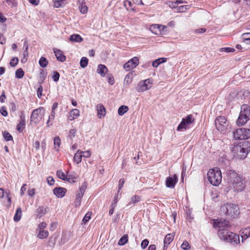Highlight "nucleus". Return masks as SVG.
<instances>
[{
	"mask_svg": "<svg viewBox=\"0 0 250 250\" xmlns=\"http://www.w3.org/2000/svg\"><path fill=\"white\" fill-rule=\"evenodd\" d=\"M240 113L250 116V107L246 104H243L241 107Z\"/></svg>",
	"mask_w": 250,
	"mask_h": 250,
	"instance_id": "a878e982",
	"label": "nucleus"
},
{
	"mask_svg": "<svg viewBox=\"0 0 250 250\" xmlns=\"http://www.w3.org/2000/svg\"><path fill=\"white\" fill-rule=\"evenodd\" d=\"M54 5L55 7H60L65 4L64 0H53Z\"/></svg>",
	"mask_w": 250,
	"mask_h": 250,
	"instance_id": "a18cd8bd",
	"label": "nucleus"
},
{
	"mask_svg": "<svg viewBox=\"0 0 250 250\" xmlns=\"http://www.w3.org/2000/svg\"><path fill=\"white\" fill-rule=\"evenodd\" d=\"M76 132L77 131L75 129H70L69 132L68 137L70 139H72L75 136Z\"/></svg>",
	"mask_w": 250,
	"mask_h": 250,
	"instance_id": "6e6d98bb",
	"label": "nucleus"
},
{
	"mask_svg": "<svg viewBox=\"0 0 250 250\" xmlns=\"http://www.w3.org/2000/svg\"><path fill=\"white\" fill-rule=\"evenodd\" d=\"M65 180L67 181L70 183H73L75 182V180L77 178V176L76 174H69L66 175Z\"/></svg>",
	"mask_w": 250,
	"mask_h": 250,
	"instance_id": "ea45409f",
	"label": "nucleus"
},
{
	"mask_svg": "<svg viewBox=\"0 0 250 250\" xmlns=\"http://www.w3.org/2000/svg\"><path fill=\"white\" fill-rule=\"evenodd\" d=\"M241 237L242 241L250 237V227H248L241 230Z\"/></svg>",
	"mask_w": 250,
	"mask_h": 250,
	"instance_id": "393cba45",
	"label": "nucleus"
},
{
	"mask_svg": "<svg viewBox=\"0 0 250 250\" xmlns=\"http://www.w3.org/2000/svg\"><path fill=\"white\" fill-rule=\"evenodd\" d=\"M57 175L59 178L63 180H65L67 176L61 170L57 171Z\"/></svg>",
	"mask_w": 250,
	"mask_h": 250,
	"instance_id": "de8ad7c7",
	"label": "nucleus"
},
{
	"mask_svg": "<svg viewBox=\"0 0 250 250\" xmlns=\"http://www.w3.org/2000/svg\"><path fill=\"white\" fill-rule=\"evenodd\" d=\"M167 26L159 24H152L147 26V28L149 29L150 31H154L155 30H158L159 31H164Z\"/></svg>",
	"mask_w": 250,
	"mask_h": 250,
	"instance_id": "f3484780",
	"label": "nucleus"
},
{
	"mask_svg": "<svg viewBox=\"0 0 250 250\" xmlns=\"http://www.w3.org/2000/svg\"><path fill=\"white\" fill-rule=\"evenodd\" d=\"M213 227L215 228H218V230L221 229L228 230L230 228L229 222L225 219H215L213 220Z\"/></svg>",
	"mask_w": 250,
	"mask_h": 250,
	"instance_id": "1a4fd4ad",
	"label": "nucleus"
},
{
	"mask_svg": "<svg viewBox=\"0 0 250 250\" xmlns=\"http://www.w3.org/2000/svg\"><path fill=\"white\" fill-rule=\"evenodd\" d=\"M215 125L217 129L223 132H226L229 126V123L224 116L218 117L215 120Z\"/></svg>",
	"mask_w": 250,
	"mask_h": 250,
	"instance_id": "6e6552de",
	"label": "nucleus"
},
{
	"mask_svg": "<svg viewBox=\"0 0 250 250\" xmlns=\"http://www.w3.org/2000/svg\"><path fill=\"white\" fill-rule=\"evenodd\" d=\"M88 62V59L87 58L85 57H82L80 62L81 67L83 68H85L86 66H87Z\"/></svg>",
	"mask_w": 250,
	"mask_h": 250,
	"instance_id": "a19ab883",
	"label": "nucleus"
},
{
	"mask_svg": "<svg viewBox=\"0 0 250 250\" xmlns=\"http://www.w3.org/2000/svg\"><path fill=\"white\" fill-rule=\"evenodd\" d=\"M47 227V224L45 222H42L40 223L38 226L37 231H38V237L39 239H42L47 238L49 235V232L47 230H44Z\"/></svg>",
	"mask_w": 250,
	"mask_h": 250,
	"instance_id": "9d476101",
	"label": "nucleus"
},
{
	"mask_svg": "<svg viewBox=\"0 0 250 250\" xmlns=\"http://www.w3.org/2000/svg\"><path fill=\"white\" fill-rule=\"evenodd\" d=\"M46 75H47V73L46 72H45V71H44L42 69L41 70L40 75V79L42 81V83L43 82V81L44 80V79L46 76Z\"/></svg>",
	"mask_w": 250,
	"mask_h": 250,
	"instance_id": "4d7b16f0",
	"label": "nucleus"
},
{
	"mask_svg": "<svg viewBox=\"0 0 250 250\" xmlns=\"http://www.w3.org/2000/svg\"><path fill=\"white\" fill-rule=\"evenodd\" d=\"M97 115L100 118L105 116L106 114L105 108L102 104H99L97 105Z\"/></svg>",
	"mask_w": 250,
	"mask_h": 250,
	"instance_id": "6ab92c4d",
	"label": "nucleus"
},
{
	"mask_svg": "<svg viewBox=\"0 0 250 250\" xmlns=\"http://www.w3.org/2000/svg\"><path fill=\"white\" fill-rule=\"evenodd\" d=\"M22 215V210L21 207H19L16 211V212L14 216V220L15 222H18L20 220Z\"/></svg>",
	"mask_w": 250,
	"mask_h": 250,
	"instance_id": "473e14b6",
	"label": "nucleus"
},
{
	"mask_svg": "<svg viewBox=\"0 0 250 250\" xmlns=\"http://www.w3.org/2000/svg\"><path fill=\"white\" fill-rule=\"evenodd\" d=\"M0 112L1 114V115L4 117L7 116V111L6 108L4 107H2L1 108V109H0Z\"/></svg>",
	"mask_w": 250,
	"mask_h": 250,
	"instance_id": "774afa93",
	"label": "nucleus"
},
{
	"mask_svg": "<svg viewBox=\"0 0 250 250\" xmlns=\"http://www.w3.org/2000/svg\"><path fill=\"white\" fill-rule=\"evenodd\" d=\"M18 62H19V59L18 58H17V57L13 58L10 61V65L12 67H14L18 64Z\"/></svg>",
	"mask_w": 250,
	"mask_h": 250,
	"instance_id": "5fc2aeb1",
	"label": "nucleus"
},
{
	"mask_svg": "<svg viewBox=\"0 0 250 250\" xmlns=\"http://www.w3.org/2000/svg\"><path fill=\"white\" fill-rule=\"evenodd\" d=\"M188 5H182L178 7L179 12H183L187 10L188 8Z\"/></svg>",
	"mask_w": 250,
	"mask_h": 250,
	"instance_id": "0e129e2a",
	"label": "nucleus"
},
{
	"mask_svg": "<svg viewBox=\"0 0 250 250\" xmlns=\"http://www.w3.org/2000/svg\"><path fill=\"white\" fill-rule=\"evenodd\" d=\"M91 214V212H88L85 215L82 220L83 224L86 223L90 219Z\"/></svg>",
	"mask_w": 250,
	"mask_h": 250,
	"instance_id": "3c124183",
	"label": "nucleus"
},
{
	"mask_svg": "<svg viewBox=\"0 0 250 250\" xmlns=\"http://www.w3.org/2000/svg\"><path fill=\"white\" fill-rule=\"evenodd\" d=\"M47 207H45L43 206H40L36 210V215L37 217L41 218L44 214H46L47 212Z\"/></svg>",
	"mask_w": 250,
	"mask_h": 250,
	"instance_id": "4be33fe9",
	"label": "nucleus"
},
{
	"mask_svg": "<svg viewBox=\"0 0 250 250\" xmlns=\"http://www.w3.org/2000/svg\"><path fill=\"white\" fill-rule=\"evenodd\" d=\"M141 196H140L139 195H135L131 198L130 201L128 203V204H127V206L128 207L131 206H134L135 204L140 202L141 201Z\"/></svg>",
	"mask_w": 250,
	"mask_h": 250,
	"instance_id": "b1692460",
	"label": "nucleus"
},
{
	"mask_svg": "<svg viewBox=\"0 0 250 250\" xmlns=\"http://www.w3.org/2000/svg\"><path fill=\"white\" fill-rule=\"evenodd\" d=\"M139 58L137 57H134L124 64V68L127 71H130L139 64Z\"/></svg>",
	"mask_w": 250,
	"mask_h": 250,
	"instance_id": "9b49d317",
	"label": "nucleus"
},
{
	"mask_svg": "<svg viewBox=\"0 0 250 250\" xmlns=\"http://www.w3.org/2000/svg\"><path fill=\"white\" fill-rule=\"evenodd\" d=\"M227 183L229 189L235 192H241L245 188V181L242 175L233 170H228L226 172Z\"/></svg>",
	"mask_w": 250,
	"mask_h": 250,
	"instance_id": "f257e3e1",
	"label": "nucleus"
},
{
	"mask_svg": "<svg viewBox=\"0 0 250 250\" xmlns=\"http://www.w3.org/2000/svg\"><path fill=\"white\" fill-rule=\"evenodd\" d=\"M47 182L50 186H52L54 184V179L52 176H49L47 178Z\"/></svg>",
	"mask_w": 250,
	"mask_h": 250,
	"instance_id": "e2e57ef3",
	"label": "nucleus"
},
{
	"mask_svg": "<svg viewBox=\"0 0 250 250\" xmlns=\"http://www.w3.org/2000/svg\"><path fill=\"white\" fill-rule=\"evenodd\" d=\"M233 150L236 152L238 158L240 159H245L248 153V148L242 147L240 145H237L234 147Z\"/></svg>",
	"mask_w": 250,
	"mask_h": 250,
	"instance_id": "f8f14e48",
	"label": "nucleus"
},
{
	"mask_svg": "<svg viewBox=\"0 0 250 250\" xmlns=\"http://www.w3.org/2000/svg\"><path fill=\"white\" fill-rule=\"evenodd\" d=\"M167 61V59L165 58H160L155 60L152 62V65L154 67H157L160 64L165 62Z\"/></svg>",
	"mask_w": 250,
	"mask_h": 250,
	"instance_id": "c85d7f7f",
	"label": "nucleus"
},
{
	"mask_svg": "<svg viewBox=\"0 0 250 250\" xmlns=\"http://www.w3.org/2000/svg\"><path fill=\"white\" fill-rule=\"evenodd\" d=\"M80 152L81 150H78L77 153L74 156L73 160L77 164H79L82 161V154L80 153Z\"/></svg>",
	"mask_w": 250,
	"mask_h": 250,
	"instance_id": "cd10ccee",
	"label": "nucleus"
},
{
	"mask_svg": "<svg viewBox=\"0 0 250 250\" xmlns=\"http://www.w3.org/2000/svg\"><path fill=\"white\" fill-rule=\"evenodd\" d=\"M124 6L127 10H134V7H133V3L128 0L124 1Z\"/></svg>",
	"mask_w": 250,
	"mask_h": 250,
	"instance_id": "58836bf2",
	"label": "nucleus"
},
{
	"mask_svg": "<svg viewBox=\"0 0 250 250\" xmlns=\"http://www.w3.org/2000/svg\"><path fill=\"white\" fill-rule=\"evenodd\" d=\"M125 183V181L124 179H121L119 180V184H118V189L117 194H121V193H120V190L122 189V188L124 187V185Z\"/></svg>",
	"mask_w": 250,
	"mask_h": 250,
	"instance_id": "49530a36",
	"label": "nucleus"
},
{
	"mask_svg": "<svg viewBox=\"0 0 250 250\" xmlns=\"http://www.w3.org/2000/svg\"><path fill=\"white\" fill-rule=\"evenodd\" d=\"M54 148L57 150H59V147L61 144V140L59 137H56L54 139Z\"/></svg>",
	"mask_w": 250,
	"mask_h": 250,
	"instance_id": "37998d69",
	"label": "nucleus"
},
{
	"mask_svg": "<svg viewBox=\"0 0 250 250\" xmlns=\"http://www.w3.org/2000/svg\"><path fill=\"white\" fill-rule=\"evenodd\" d=\"M70 41L76 42H80L83 41V38L78 34H73L70 37Z\"/></svg>",
	"mask_w": 250,
	"mask_h": 250,
	"instance_id": "7c9ffc66",
	"label": "nucleus"
},
{
	"mask_svg": "<svg viewBox=\"0 0 250 250\" xmlns=\"http://www.w3.org/2000/svg\"><path fill=\"white\" fill-rule=\"evenodd\" d=\"M39 63L41 67L45 68L47 66L48 61L45 57H42L39 61Z\"/></svg>",
	"mask_w": 250,
	"mask_h": 250,
	"instance_id": "f704fd0d",
	"label": "nucleus"
},
{
	"mask_svg": "<svg viewBox=\"0 0 250 250\" xmlns=\"http://www.w3.org/2000/svg\"><path fill=\"white\" fill-rule=\"evenodd\" d=\"M177 182L178 177L176 174H174L172 177L169 176L167 177L166 181V186L168 188H173Z\"/></svg>",
	"mask_w": 250,
	"mask_h": 250,
	"instance_id": "ddd939ff",
	"label": "nucleus"
},
{
	"mask_svg": "<svg viewBox=\"0 0 250 250\" xmlns=\"http://www.w3.org/2000/svg\"><path fill=\"white\" fill-rule=\"evenodd\" d=\"M217 235L221 241L229 243L233 245L240 243L239 236L229 230H218Z\"/></svg>",
	"mask_w": 250,
	"mask_h": 250,
	"instance_id": "f03ea898",
	"label": "nucleus"
},
{
	"mask_svg": "<svg viewBox=\"0 0 250 250\" xmlns=\"http://www.w3.org/2000/svg\"><path fill=\"white\" fill-rule=\"evenodd\" d=\"M119 200V194H116L114 197L113 201L111 204V205L109 207V215H111L113 214L114 210V208L116 207L117 203L118 202Z\"/></svg>",
	"mask_w": 250,
	"mask_h": 250,
	"instance_id": "aec40b11",
	"label": "nucleus"
},
{
	"mask_svg": "<svg viewBox=\"0 0 250 250\" xmlns=\"http://www.w3.org/2000/svg\"><path fill=\"white\" fill-rule=\"evenodd\" d=\"M56 111H51V114L49 116L46 125L47 126H50L53 125V122L55 119Z\"/></svg>",
	"mask_w": 250,
	"mask_h": 250,
	"instance_id": "c756f323",
	"label": "nucleus"
},
{
	"mask_svg": "<svg viewBox=\"0 0 250 250\" xmlns=\"http://www.w3.org/2000/svg\"><path fill=\"white\" fill-rule=\"evenodd\" d=\"M3 136L5 141H9L13 139L12 135L8 132L4 131Z\"/></svg>",
	"mask_w": 250,
	"mask_h": 250,
	"instance_id": "8fccbe9b",
	"label": "nucleus"
},
{
	"mask_svg": "<svg viewBox=\"0 0 250 250\" xmlns=\"http://www.w3.org/2000/svg\"><path fill=\"white\" fill-rule=\"evenodd\" d=\"M130 75L129 74H127L125 76L124 79V83H126L127 84H129L131 82V80L130 79Z\"/></svg>",
	"mask_w": 250,
	"mask_h": 250,
	"instance_id": "69168bd1",
	"label": "nucleus"
},
{
	"mask_svg": "<svg viewBox=\"0 0 250 250\" xmlns=\"http://www.w3.org/2000/svg\"><path fill=\"white\" fill-rule=\"evenodd\" d=\"M207 177L209 182L214 186H217L221 183L222 178L221 172L218 168L210 169Z\"/></svg>",
	"mask_w": 250,
	"mask_h": 250,
	"instance_id": "20e7f679",
	"label": "nucleus"
},
{
	"mask_svg": "<svg viewBox=\"0 0 250 250\" xmlns=\"http://www.w3.org/2000/svg\"><path fill=\"white\" fill-rule=\"evenodd\" d=\"M22 58L21 59V62L22 63H25L27 62L28 56V52L26 51H23L22 54Z\"/></svg>",
	"mask_w": 250,
	"mask_h": 250,
	"instance_id": "09e8293b",
	"label": "nucleus"
},
{
	"mask_svg": "<svg viewBox=\"0 0 250 250\" xmlns=\"http://www.w3.org/2000/svg\"><path fill=\"white\" fill-rule=\"evenodd\" d=\"M87 184L86 182H83L81 186L79 188V191L78 194H80L81 196H83L85 190L87 188Z\"/></svg>",
	"mask_w": 250,
	"mask_h": 250,
	"instance_id": "c9c22d12",
	"label": "nucleus"
},
{
	"mask_svg": "<svg viewBox=\"0 0 250 250\" xmlns=\"http://www.w3.org/2000/svg\"><path fill=\"white\" fill-rule=\"evenodd\" d=\"M243 38L245 43L246 44H250V33L246 32L242 35Z\"/></svg>",
	"mask_w": 250,
	"mask_h": 250,
	"instance_id": "c03bdc74",
	"label": "nucleus"
},
{
	"mask_svg": "<svg viewBox=\"0 0 250 250\" xmlns=\"http://www.w3.org/2000/svg\"><path fill=\"white\" fill-rule=\"evenodd\" d=\"M174 236L173 234L169 233L166 235L164 240V245H169L170 243L173 241Z\"/></svg>",
	"mask_w": 250,
	"mask_h": 250,
	"instance_id": "2f4dec72",
	"label": "nucleus"
},
{
	"mask_svg": "<svg viewBox=\"0 0 250 250\" xmlns=\"http://www.w3.org/2000/svg\"><path fill=\"white\" fill-rule=\"evenodd\" d=\"M75 118L79 117L80 115V110L78 109H73L70 112Z\"/></svg>",
	"mask_w": 250,
	"mask_h": 250,
	"instance_id": "864d4df0",
	"label": "nucleus"
},
{
	"mask_svg": "<svg viewBox=\"0 0 250 250\" xmlns=\"http://www.w3.org/2000/svg\"><path fill=\"white\" fill-rule=\"evenodd\" d=\"M42 87L41 85H40L38 87L37 91V94L38 97L40 98L42 95Z\"/></svg>",
	"mask_w": 250,
	"mask_h": 250,
	"instance_id": "338daca9",
	"label": "nucleus"
},
{
	"mask_svg": "<svg viewBox=\"0 0 250 250\" xmlns=\"http://www.w3.org/2000/svg\"><path fill=\"white\" fill-rule=\"evenodd\" d=\"M181 248L184 250H188L190 249V246L187 241H184L181 245Z\"/></svg>",
	"mask_w": 250,
	"mask_h": 250,
	"instance_id": "13d9d810",
	"label": "nucleus"
},
{
	"mask_svg": "<svg viewBox=\"0 0 250 250\" xmlns=\"http://www.w3.org/2000/svg\"><path fill=\"white\" fill-rule=\"evenodd\" d=\"M250 116L243 113H240L237 119L236 124L238 125H244L250 120Z\"/></svg>",
	"mask_w": 250,
	"mask_h": 250,
	"instance_id": "4468645a",
	"label": "nucleus"
},
{
	"mask_svg": "<svg viewBox=\"0 0 250 250\" xmlns=\"http://www.w3.org/2000/svg\"><path fill=\"white\" fill-rule=\"evenodd\" d=\"M52 78L54 82H57L60 78V74L57 71L54 72Z\"/></svg>",
	"mask_w": 250,
	"mask_h": 250,
	"instance_id": "052dcab7",
	"label": "nucleus"
},
{
	"mask_svg": "<svg viewBox=\"0 0 250 250\" xmlns=\"http://www.w3.org/2000/svg\"><path fill=\"white\" fill-rule=\"evenodd\" d=\"M45 114V109L43 107H39L34 109L30 117V123L31 124H37L44 117Z\"/></svg>",
	"mask_w": 250,
	"mask_h": 250,
	"instance_id": "39448f33",
	"label": "nucleus"
},
{
	"mask_svg": "<svg viewBox=\"0 0 250 250\" xmlns=\"http://www.w3.org/2000/svg\"><path fill=\"white\" fill-rule=\"evenodd\" d=\"M53 52L55 54L56 57L57 58V60L61 62H63L66 60V56L63 55V52L62 50L57 49V48H53Z\"/></svg>",
	"mask_w": 250,
	"mask_h": 250,
	"instance_id": "2eb2a0df",
	"label": "nucleus"
},
{
	"mask_svg": "<svg viewBox=\"0 0 250 250\" xmlns=\"http://www.w3.org/2000/svg\"><path fill=\"white\" fill-rule=\"evenodd\" d=\"M150 83V80L149 79L141 82L139 83L140 88L139 91H144L149 89L148 84Z\"/></svg>",
	"mask_w": 250,
	"mask_h": 250,
	"instance_id": "a211bd4d",
	"label": "nucleus"
},
{
	"mask_svg": "<svg viewBox=\"0 0 250 250\" xmlns=\"http://www.w3.org/2000/svg\"><path fill=\"white\" fill-rule=\"evenodd\" d=\"M235 140H247L250 138V129L246 128H240L233 132Z\"/></svg>",
	"mask_w": 250,
	"mask_h": 250,
	"instance_id": "423d86ee",
	"label": "nucleus"
},
{
	"mask_svg": "<svg viewBox=\"0 0 250 250\" xmlns=\"http://www.w3.org/2000/svg\"><path fill=\"white\" fill-rule=\"evenodd\" d=\"M220 51L221 52H226L228 53L233 52L235 51V49L231 47H223L220 48Z\"/></svg>",
	"mask_w": 250,
	"mask_h": 250,
	"instance_id": "603ef678",
	"label": "nucleus"
},
{
	"mask_svg": "<svg viewBox=\"0 0 250 250\" xmlns=\"http://www.w3.org/2000/svg\"><path fill=\"white\" fill-rule=\"evenodd\" d=\"M24 74V72L21 68L18 69L15 72L16 78L18 79L22 78L23 77Z\"/></svg>",
	"mask_w": 250,
	"mask_h": 250,
	"instance_id": "79ce46f5",
	"label": "nucleus"
},
{
	"mask_svg": "<svg viewBox=\"0 0 250 250\" xmlns=\"http://www.w3.org/2000/svg\"><path fill=\"white\" fill-rule=\"evenodd\" d=\"M80 153L82 154V157L88 158L91 156V152L89 150L85 151H81Z\"/></svg>",
	"mask_w": 250,
	"mask_h": 250,
	"instance_id": "bf43d9fd",
	"label": "nucleus"
},
{
	"mask_svg": "<svg viewBox=\"0 0 250 250\" xmlns=\"http://www.w3.org/2000/svg\"><path fill=\"white\" fill-rule=\"evenodd\" d=\"M66 189L64 188H56L53 189V193L58 198H62L66 192Z\"/></svg>",
	"mask_w": 250,
	"mask_h": 250,
	"instance_id": "dca6fc26",
	"label": "nucleus"
},
{
	"mask_svg": "<svg viewBox=\"0 0 250 250\" xmlns=\"http://www.w3.org/2000/svg\"><path fill=\"white\" fill-rule=\"evenodd\" d=\"M194 119L191 114L186 118H183L181 122L178 125L177 130L178 131H184L189 128L190 125L194 122Z\"/></svg>",
	"mask_w": 250,
	"mask_h": 250,
	"instance_id": "0eeeda50",
	"label": "nucleus"
},
{
	"mask_svg": "<svg viewBox=\"0 0 250 250\" xmlns=\"http://www.w3.org/2000/svg\"><path fill=\"white\" fill-rule=\"evenodd\" d=\"M107 71V68L105 65L100 64L98 65L97 72L100 74L101 76L104 77Z\"/></svg>",
	"mask_w": 250,
	"mask_h": 250,
	"instance_id": "5701e85b",
	"label": "nucleus"
},
{
	"mask_svg": "<svg viewBox=\"0 0 250 250\" xmlns=\"http://www.w3.org/2000/svg\"><path fill=\"white\" fill-rule=\"evenodd\" d=\"M149 241L147 239H144L141 243V247L143 249H145L148 246Z\"/></svg>",
	"mask_w": 250,
	"mask_h": 250,
	"instance_id": "680f3d73",
	"label": "nucleus"
},
{
	"mask_svg": "<svg viewBox=\"0 0 250 250\" xmlns=\"http://www.w3.org/2000/svg\"><path fill=\"white\" fill-rule=\"evenodd\" d=\"M221 211L229 218H235L239 214L238 206L230 203H227L222 206Z\"/></svg>",
	"mask_w": 250,
	"mask_h": 250,
	"instance_id": "7ed1b4c3",
	"label": "nucleus"
},
{
	"mask_svg": "<svg viewBox=\"0 0 250 250\" xmlns=\"http://www.w3.org/2000/svg\"><path fill=\"white\" fill-rule=\"evenodd\" d=\"M129 108L127 106L121 105L118 109V113L120 116H123L124 114L127 112Z\"/></svg>",
	"mask_w": 250,
	"mask_h": 250,
	"instance_id": "72a5a7b5",
	"label": "nucleus"
},
{
	"mask_svg": "<svg viewBox=\"0 0 250 250\" xmlns=\"http://www.w3.org/2000/svg\"><path fill=\"white\" fill-rule=\"evenodd\" d=\"M82 1H79V8L81 13L85 14L87 12V7L86 6L84 0H81Z\"/></svg>",
	"mask_w": 250,
	"mask_h": 250,
	"instance_id": "bb28decb",
	"label": "nucleus"
},
{
	"mask_svg": "<svg viewBox=\"0 0 250 250\" xmlns=\"http://www.w3.org/2000/svg\"><path fill=\"white\" fill-rule=\"evenodd\" d=\"M25 125V116L23 113L20 116V121L17 126V130L21 132Z\"/></svg>",
	"mask_w": 250,
	"mask_h": 250,
	"instance_id": "412c9836",
	"label": "nucleus"
},
{
	"mask_svg": "<svg viewBox=\"0 0 250 250\" xmlns=\"http://www.w3.org/2000/svg\"><path fill=\"white\" fill-rule=\"evenodd\" d=\"M128 242V235L124 234L119 240L118 245L123 246L126 244Z\"/></svg>",
	"mask_w": 250,
	"mask_h": 250,
	"instance_id": "e433bc0d",
	"label": "nucleus"
},
{
	"mask_svg": "<svg viewBox=\"0 0 250 250\" xmlns=\"http://www.w3.org/2000/svg\"><path fill=\"white\" fill-rule=\"evenodd\" d=\"M83 197V196H81L78 193L76 194L74 202V206L75 207H79L80 206Z\"/></svg>",
	"mask_w": 250,
	"mask_h": 250,
	"instance_id": "4c0bfd02",
	"label": "nucleus"
}]
</instances>
